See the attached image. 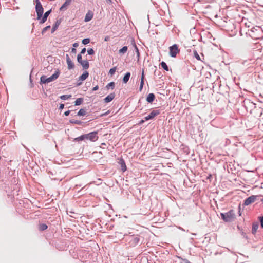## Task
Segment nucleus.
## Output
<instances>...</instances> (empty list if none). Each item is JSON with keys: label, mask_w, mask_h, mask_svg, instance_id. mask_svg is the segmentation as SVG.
I'll list each match as a JSON object with an SVG mask.
<instances>
[{"label": "nucleus", "mask_w": 263, "mask_h": 263, "mask_svg": "<svg viewBox=\"0 0 263 263\" xmlns=\"http://www.w3.org/2000/svg\"><path fill=\"white\" fill-rule=\"evenodd\" d=\"M60 71L56 70L54 73L50 77L47 78V76L45 75H43L40 78V82L41 83L46 84L51 82L55 80H56L60 75Z\"/></svg>", "instance_id": "f257e3e1"}, {"label": "nucleus", "mask_w": 263, "mask_h": 263, "mask_svg": "<svg viewBox=\"0 0 263 263\" xmlns=\"http://www.w3.org/2000/svg\"><path fill=\"white\" fill-rule=\"evenodd\" d=\"M34 3H35V11L37 14V20L41 18L44 9L40 1V0H34Z\"/></svg>", "instance_id": "f03ea898"}, {"label": "nucleus", "mask_w": 263, "mask_h": 263, "mask_svg": "<svg viewBox=\"0 0 263 263\" xmlns=\"http://www.w3.org/2000/svg\"><path fill=\"white\" fill-rule=\"evenodd\" d=\"M221 218L226 222L231 221L234 217V213L233 210H230L226 213L220 214Z\"/></svg>", "instance_id": "7ed1b4c3"}, {"label": "nucleus", "mask_w": 263, "mask_h": 263, "mask_svg": "<svg viewBox=\"0 0 263 263\" xmlns=\"http://www.w3.org/2000/svg\"><path fill=\"white\" fill-rule=\"evenodd\" d=\"M179 52L180 49H179L178 45L174 44L169 47V54L171 57H176L177 54Z\"/></svg>", "instance_id": "20e7f679"}, {"label": "nucleus", "mask_w": 263, "mask_h": 263, "mask_svg": "<svg viewBox=\"0 0 263 263\" xmlns=\"http://www.w3.org/2000/svg\"><path fill=\"white\" fill-rule=\"evenodd\" d=\"M85 139L89 140L91 141L95 142L98 139V132L96 131L90 132L87 134H84Z\"/></svg>", "instance_id": "39448f33"}, {"label": "nucleus", "mask_w": 263, "mask_h": 263, "mask_svg": "<svg viewBox=\"0 0 263 263\" xmlns=\"http://www.w3.org/2000/svg\"><path fill=\"white\" fill-rule=\"evenodd\" d=\"M262 196L261 195H251L250 197L246 198L243 202V205L248 206L251 203L254 202L259 197Z\"/></svg>", "instance_id": "423d86ee"}, {"label": "nucleus", "mask_w": 263, "mask_h": 263, "mask_svg": "<svg viewBox=\"0 0 263 263\" xmlns=\"http://www.w3.org/2000/svg\"><path fill=\"white\" fill-rule=\"evenodd\" d=\"M160 111L159 110H153L148 116L144 117L145 121H148L153 119L155 117L159 115Z\"/></svg>", "instance_id": "0eeeda50"}, {"label": "nucleus", "mask_w": 263, "mask_h": 263, "mask_svg": "<svg viewBox=\"0 0 263 263\" xmlns=\"http://www.w3.org/2000/svg\"><path fill=\"white\" fill-rule=\"evenodd\" d=\"M51 12V9H50L49 10L46 11L44 14V15H42L41 18L39 20L40 21V22H39L40 24H42L44 23L47 21V17L50 15Z\"/></svg>", "instance_id": "6e6552de"}, {"label": "nucleus", "mask_w": 263, "mask_h": 263, "mask_svg": "<svg viewBox=\"0 0 263 263\" xmlns=\"http://www.w3.org/2000/svg\"><path fill=\"white\" fill-rule=\"evenodd\" d=\"M66 62L68 65V69L69 70H71L73 69L74 67V65L73 63L72 62L71 59H70L68 54H66Z\"/></svg>", "instance_id": "1a4fd4ad"}, {"label": "nucleus", "mask_w": 263, "mask_h": 263, "mask_svg": "<svg viewBox=\"0 0 263 263\" xmlns=\"http://www.w3.org/2000/svg\"><path fill=\"white\" fill-rule=\"evenodd\" d=\"M140 242V238L138 236H132L130 237V243L132 246H136Z\"/></svg>", "instance_id": "9d476101"}, {"label": "nucleus", "mask_w": 263, "mask_h": 263, "mask_svg": "<svg viewBox=\"0 0 263 263\" xmlns=\"http://www.w3.org/2000/svg\"><path fill=\"white\" fill-rule=\"evenodd\" d=\"M93 12L90 10H89L85 15V17L84 18V21L85 22H88L90 21V20H92V18H93Z\"/></svg>", "instance_id": "9b49d317"}, {"label": "nucleus", "mask_w": 263, "mask_h": 263, "mask_svg": "<svg viewBox=\"0 0 263 263\" xmlns=\"http://www.w3.org/2000/svg\"><path fill=\"white\" fill-rule=\"evenodd\" d=\"M115 93L114 92L111 93L104 99V102L105 103L110 102L115 98Z\"/></svg>", "instance_id": "f8f14e48"}, {"label": "nucleus", "mask_w": 263, "mask_h": 263, "mask_svg": "<svg viewBox=\"0 0 263 263\" xmlns=\"http://www.w3.org/2000/svg\"><path fill=\"white\" fill-rule=\"evenodd\" d=\"M73 0H66L64 4L60 8V11H64L67 9V7L71 4Z\"/></svg>", "instance_id": "ddd939ff"}, {"label": "nucleus", "mask_w": 263, "mask_h": 263, "mask_svg": "<svg viewBox=\"0 0 263 263\" xmlns=\"http://www.w3.org/2000/svg\"><path fill=\"white\" fill-rule=\"evenodd\" d=\"M155 99V96L154 93H149L146 97V101L148 103H152Z\"/></svg>", "instance_id": "4468645a"}, {"label": "nucleus", "mask_w": 263, "mask_h": 263, "mask_svg": "<svg viewBox=\"0 0 263 263\" xmlns=\"http://www.w3.org/2000/svg\"><path fill=\"white\" fill-rule=\"evenodd\" d=\"M259 224L257 222H254L252 224V233L255 235L257 231Z\"/></svg>", "instance_id": "2eb2a0df"}, {"label": "nucleus", "mask_w": 263, "mask_h": 263, "mask_svg": "<svg viewBox=\"0 0 263 263\" xmlns=\"http://www.w3.org/2000/svg\"><path fill=\"white\" fill-rule=\"evenodd\" d=\"M119 163L121 165V170L123 172H125L126 170V166L125 162L123 159L121 158L119 161Z\"/></svg>", "instance_id": "dca6fc26"}, {"label": "nucleus", "mask_w": 263, "mask_h": 263, "mask_svg": "<svg viewBox=\"0 0 263 263\" xmlns=\"http://www.w3.org/2000/svg\"><path fill=\"white\" fill-rule=\"evenodd\" d=\"M88 76H89L88 72L87 71H85L83 72V73L81 76H80L79 77V80L83 81L85 80L88 78Z\"/></svg>", "instance_id": "f3484780"}, {"label": "nucleus", "mask_w": 263, "mask_h": 263, "mask_svg": "<svg viewBox=\"0 0 263 263\" xmlns=\"http://www.w3.org/2000/svg\"><path fill=\"white\" fill-rule=\"evenodd\" d=\"M130 75L131 74L129 72H127L125 73L122 80L123 83L126 84L128 82L129 80Z\"/></svg>", "instance_id": "a211bd4d"}, {"label": "nucleus", "mask_w": 263, "mask_h": 263, "mask_svg": "<svg viewBox=\"0 0 263 263\" xmlns=\"http://www.w3.org/2000/svg\"><path fill=\"white\" fill-rule=\"evenodd\" d=\"M85 69H87L89 68V64L87 60H83L81 63H80Z\"/></svg>", "instance_id": "6ab92c4d"}, {"label": "nucleus", "mask_w": 263, "mask_h": 263, "mask_svg": "<svg viewBox=\"0 0 263 263\" xmlns=\"http://www.w3.org/2000/svg\"><path fill=\"white\" fill-rule=\"evenodd\" d=\"M61 23V21L60 20H57L56 21V22L55 23L54 25H53V26L52 27V29H51V33H53L57 29V28H58L59 25Z\"/></svg>", "instance_id": "aec40b11"}, {"label": "nucleus", "mask_w": 263, "mask_h": 263, "mask_svg": "<svg viewBox=\"0 0 263 263\" xmlns=\"http://www.w3.org/2000/svg\"><path fill=\"white\" fill-rule=\"evenodd\" d=\"M69 122L72 124H75L77 125H82L83 123V122L80 120H74V119H71L69 120Z\"/></svg>", "instance_id": "412c9836"}, {"label": "nucleus", "mask_w": 263, "mask_h": 263, "mask_svg": "<svg viewBox=\"0 0 263 263\" xmlns=\"http://www.w3.org/2000/svg\"><path fill=\"white\" fill-rule=\"evenodd\" d=\"M83 101V98H78L74 102V105L76 106L80 105L82 104Z\"/></svg>", "instance_id": "4be33fe9"}, {"label": "nucleus", "mask_w": 263, "mask_h": 263, "mask_svg": "<svg viewBox=\"0 0 263 263\" xmlns=\"http://www.w3.org/2000/svg\"><path fill=\"white\" fill-rule=\"evenodd\" d=\"M84 140H85L84 135H82L78 137L74 138L73 141L76 142H80Z\"/></svg>", "instance_id": "5701e85b"}, {"label": "nucleus", "mask_w": 263, "mask_h": 263, "mask_svg": "<svg viewBox=\"0 0 263 263\" xmlns=\"http://www.w3.org/2000/svg\"><path fill=\"white\" fill-rule=\"evenodd\" d=\"M160 65L161 66V67L165 70V71H168L169 70V68H168V67L167 66L166 63L164 62V61H162V62H161L160 63Z\"/></svg>", "instance_id": "b1692460"}, {"label": "nucleus", "mask_w": 263, "mask_h": 263, "mask_svg": "<svg viewBox=\"0 0 263 263\" xmlns=\"http://www.w3.org/2000/svg\"><path fill=\"white\" fill-rule=\"evenodd\" d=\"M115 86V84L114 82H111L109 83L106 86V88L108 89L111 88V89H114Z\"/></svg>", "instance_id": "393cba45"}, {"label": "nucleus", "mask_w": 263, "mask_h": 263, "mask_svg": "<svg viewBox=\"0 0 263 263\" xmlns=\"http://www.w3.org/2000/svg\"><path fill=\"white\" fill-rule=\"evenodd\" d=\"M86 110L83 108H81L78 111L77 115L80 116H85L86 115Z\"/></svg>", "instance_id": "a878e982"}, {"label": "nucleus", "mask_w": 263, "mask_h": 263, "mask_svg": "<svg viewBox=\"0 0 263 263\" xmlns=\"http://www.w3.org/2000/svg\"><path fill=\"white\" fill-rule=\"evenodd\" d=\"M72 97L71 95H64L60 96V99L63 100H67Z\"/></svg>", "instance_id": "bb28decb"}, {"label": "nucleus", "mask_w": 263, "mask_h": 263, "mask_svg": "<svg viewBox=\"0 0 263 263\" xmlns=\"http://www.w3.org/2000/svg\"><path fill=\"white\" fill-rule=\"evenodd\" d=\"M128 50V47L127 46H124L121 49H120L119 51V53L124 54L127 52Z\"/></svg>", "instance_id": "cd10ccee"}, {"label": "nucleus", "mask_w": 263, "mask_h": 263, "mask_svg": "<svg viewBox=\"0 0 263 263\" xmlns=\"http://www.w3.org/2000/svg\"><path fill=\"white\" fill-rule=\"evenodd\" d=\"M47 229V226L46 224L42 223L39 225V230L44 231Z\"/></svg>", "instance_id": "c85d7f7f"}, {"label": "nucleus", "mask_w": 263, "mask_h": 263, "mask_svg": "<svg viewBox=\"0 0 263 263\" xmlns=\"http://www.w3.org/2000/svg\"><path fill=\"white\" fill-rule=\"evenodd\" d=\"M90 40L89 38H85L82 40V44H83L84 45H86L90 42Z\"/></svg>", "instance_id": "c756f323"}, {"label": "nucleus", "mask_w": 263, "mask_h": 263, "mask_svg": "<svg viewBox=\"0 0 263 263\" xmlns=\"http://www.w3.org/2000/svg\"><path fill=\"white\" fill-rule=\"evenodd\" d=\"M194 55L197 60H200V57L199 55L198 54L197 51H196V50L194 51Z\"/></svg>", "instance_id": "7c9ffc66"}, {"label": "nucleus", "mask_w": 263, "mask_h": 263, "mask_svg": "<svg viewBox=\"0 0 263 263\" xmlns=\"http://www.w3.org/2000/svg\"><path fill=\"white\" fill-rule=\"evenodd\" d=\"M50 28V25H48V26L45 27V28H44L42 29V34H44L46 32V31H47Z\"/></svg>", "instance_id": "2f4dec72"}, {"label": "nucleus", "mask_w": 263, "mask_h": 263, "mask_svg": "<svg viewBox=\"0 0 263 263\" xmlns=\"http://www.w3.org/2000/svg\"><path fill=\"white\" fill-rule=\"evenodd\" d=\"M144 83V80H141L140 85V87H139V91H142Z\"/></svg>", "instance_id": "473e14b6"}, {"label": "nucleus", "mask_w": 263, "mask_h": 263, "mask_svg": "<svg viewBox=\"0 0 263 263\" xmlns=\"http://www.w3.org/2000/svg\"><path fill=\"white\" fill-rule=\"evenodd\" d=\"M87 52L89 55H93L95 53V51L92 48L88 49Z\"/></svg>", "instance_id": "72a5a7b5"}, {"label": "nucleus", "mask_w": 263, "mask_h": 263, "mask_svg": "<svg viewBox=\"0 0 263 263\" xmlns=\"http://www.w3.org/2000/svg\"><path fill=\"white\" fill-rule=\"evenodd\" d=\"M77 61H78V62L79 63H81V62L83 61L82 60V55H81V54H78V55H77Z\"/></svg>", "instance_id": "f704fd0d"}, {"label": "nucleus", "mask_w": 263, "mask_h": 263, "mask_svg": "<svg viewBox=\"0 0 263 263\" xmlns=\"http://www.w3.org/2000/svg\"><path fill=\"white\" fill-rule=\"evenodd\" d=\"M116 67H113L112 68H111L110 70H109V73L111 74V75H112L114 74L115 72H116Z\"/></svg>", "instance_id": "c9c22d12"}, {"label": "nucleus", "mask_w": 263, "mask_h": 263, "mask_svg": "<svg viewBox=\"0 0 263 263\" xmlns=\"http://www.w3.org/2000/svg\"><path fill=\"white\" fill-rule=\"evenodd\" d=\"M261 227L263 229V216L259 217Z\"/></svg>", "instance_id": "e433bc0d"}, {"label": "nucleus", "mask_w": 263, "mask_h": 263, "mask_svg": "<svg viewBox=\"0 0 263 263\" xmlns=\"http://www.w3.org/2000/svg\"><path fill=\"white\" fill-rule=\"evenodd\" d=\"M134 47H135V49L136 53H137V55L138 57H139L140 53H139V51L138 48V47H137V46H136V44L134 45Z\"/></svg>", "instance_id": "4c0bfd02"}, {"label": "nucleus", "mask_w": 263, "mask_h": 263, "mask_svg": "<svg viewBox=\"0 0 263 263\" xmlns=\"http://www.w3.org/2000/svg\"><path fill=\"white\" fill-rule=\"evenodd\" d=\"M86 51V48H84L82 49L80 54H81V55H82V54H84L85 53Z\"/></svg>", "instance_id": "58836bf2"}, {"label": "nucleus", "mask_w": 263, "mask_h": 263, "mask_svg": "<svg viewBox=\"0 0 263 263\" xmlns=\"http://www.w3.org/2000/svg\"><path fill=\"white\" fill-rule=\"evenodd\" d=\"M64 108V104H61L59 106V109L62 110Z\"/></svg>", "instance_id": "ea45409f"}, {"label": "nucleus", "mask_w": 263, "mask_h": 263, "mask_svg": "<svg viewBox=\"0 0 263 263\" xmlns=\"http://www.w3.org/2000/svg\"><path fill=\"white\" fill-rule=\"evenodd\" d=\"M144 69H143L142 72L141 80H144Z\"/></svg>", "instance_id": "a19ab883"}, {"label": "nucleus", "mask_w": 263, "mask_h": 263, "mask_svg": "<svg viewBox=\"0 0 263 263\" xmlns=\"http://www.w3.org/2000/svg\"><path fill=\"white\" fill-rule=\"evenodd\" d=\"M70 112V110H67L64 112V115L65 116H68L69 115Z\"/></svg>", "instance_id": "79ce46f5"}, {"label": "nucleus", "mask_w": 263, "mask_h": 263, "mask_svg": "<svg viewBox=\"0 0 263 263\" xmlns=\"http://www.w3.org/2000/svg\"><path fill=\"white\" fill-rule=\"evenodd\" d=\"M99 88V86L98 85L96 86L95 87H94L92 89V90L93 91H96Z\"/></svg>", "instance_id": "37998d69"}, {"label": "nucleus", "mask_w": 263, "mask_h": 263, "mask_svg": "<svg viewBox=\"0 0 263 263\" xmlns=\"http://www.w3.org/2000/svg\"><path fill=\"white\" fill-rule=\"evenodd\" d=\"M76 52H77V50L75 48H72L71 52H72L73 53H76Z\"/></svg>", "instance_id": "c03bdc74"}, {"label": "nucleus", "mask_w": 263, "mask_h": 263, "mask_svg": "<svg viewBox=\"0 0 263 263\" xmlns=\"http://www.w3.org/2000/svg\"><path fill=\"white\" fill-rule=\"evenodd\" d=\"M79 44L78 43H74L73 44V46L74 47H77L78 46Z\"/></svg>", "instance_id": "a18cd8bd"}, {"label": "nucleus", "mask_w": 263, "mask_h": 263, "mask_svg": "<svg viewBox=\"0 0 263 263\" xmlns=\"http://www.w3.org/2000/svg\"><path fill=\"white\" fill-rule=\"evenodd\" d=\"M144 121H145V120H141L140 122H139V124H141L142 123H144Z\"/></svg>", "instance_id": "49530a36"}, {"label": "nucleus", "mask_w": 263, "mask_h": 263, "mask_svg": "<svg viewBox=\"0 0 263 263\" xmlns=\"http://www.w3.org/2000/svg\"><path fill=\"white\" fill-rule=\"evenodd\" d=\"M178 228H179L180 230H181V231H185V230H184L183 228H181V227H178Z\"/></svg>", "instance_id": "de8ad7c7"}, {"label": "nucleus", "mask_w": 263, "mask_h": 263, "mask_svg": "<svg viewBox=\"0 0 263 263\" xmlns=\"http://www.w3.org/2000/svg\"><path fill=\"white\" fill-rule=\"evenodd\" d=\"M81 84H82V82H79V83L77 84V85L80 86Z\"/></svg>", "instance_id": "09e8293b"}, {"label": "nucleus", "mask_w": 263, "mask_h": 263, "mask_svg": "<svg viewBox=\"0 0 263 263\" xmlns=\"http://www.w3.org/2000/svg\"><path fill=\"white\" fill-rule=\"evenodd\" d=\"M260 201L262 202V203H263V196H262V198L260 200Z\"/></svg>", "instance_id": "8fccbe9b"}]
</instances>
